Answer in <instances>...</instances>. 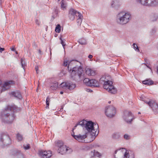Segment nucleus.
I'll return each instance as SVG.
<instances>
[{"instance_id": "obj_1", "label": "nucleus", "mask_w": 158, "mask_h": 158, "mask_svg": "<svg viewBox=\"0 0 158 158\" xmlns=\"http://www.w3.org/2000/svg\"><path fill=\"white\" fill-rule=\"evenodd\" d=\"M79 125L81 126L83 129L85 128L87 131L85 133H87L88 135H90L91 139L89 142L93 141L98 133L99 127L98 124L92 121H87L83 120L76 124L75 127H76Z\"/></svg>"}, {"instance_id": "obj_2", "label": "nucleus", "mask_w": 158, "mask_h": 158, "mask_svg": "<svg viewBox=\"0 0 158 158\" xmlns=\"http://www.w3.org/2000/svg\"><path fill=\"white\" fill-rule=\"evenodd\" d=\"M16 109L15 106H8L2 112L1 118L4 123H11L15 118L14 112Z\"/></svg>"}, {"instance_id": "obj_3", "label": "nucleus", "mask_w": 158, "mask_h": 158, "mask_svg": "<svg viewBox=\"0 0 158 158\" xmlns=\"http://www.w3.org/2000/svg\"><path fill=\"white\" fill-rule=\"evenodd\" d=\"M131 18V15L129 13L122 11L117 15L116 20L118 24L123 25L128 23Z\"/></svg>"}, {"instance_id": "obj_4", "label": "nucleus", "mask_w": 158, "mask_h": 158, "mask_svg": "<svg viewBox=\"0 0 158 158\" xmlns=\"http://www.w3.org/2000/svg\"><path fill=\"white\" fill-rule=\"evenodd\" d=\"M69 63L68 66L69 71L71 73V77L74 80H77L78 79H81L82 73L83 72L82 68L81 67H76L73 68L69 67Z\"/></svg>"}, {"instance_id": "obj_5", "label": "nucleus", "mask_w": 158, "mask_h": 158, "mask_svg": "<svg viewBox=\"0 0 158 158\" xmlns=\"http://www.w3.org/2000/svg\"><path fill=\"white\" fill-rule=\"evenodd\" d=\"M104 78L102 77L100 78V82L103 81L104 82L103 87L104 89L107 90L109 92L112 94H115L117 92V90L112 85L113 83L111 81H106L104 80Z\"/></svg>"}, {"instance_id": "obj_6", "label": "nucleus", "mask_w": 158, "mask_h": 158, "mask_svg": "<svg viewBox=\"0 0 158 158\" xmlns=\"http://www.w3.org/2000/svg\"><path fill=\"white\" fill-rule=\"evenodd\" d=\"M140 100L145 102L148 104L152 109L155 114H158V105L152 100H149L147 98L144 96H141L140 97Z\"/></svg>"}, {"instance_id": "obj_7", "label": "nucleus", "mask_w": 158, "mask_h": 158, "mask_svg": "<svg viewBox=\"0 0 158 158\" xmlns=\"http://www.w3.org/2000/svg\"><path fill=\"white\" fill-rule=\"evenodd\" d=\"M60 86L65 89L72 90L76 87V85L74 83L70 81H68L61 83Z\"/></svg>"}, {"instance_id": "obj_8", "label": "nucleus", "mask_w": 158, "mask_h": 158, "mask_svg": "<svg viewBox=\"0 0 158 158\" xmlns=\"http://www.w3.org/2000/svg\"><path fill=\"white\" fill-rule=\"evenodd\" d=\"M116 109L112 106H108L106 107L105 112L107 117L110 118L113 117L116 113Z\"/></svg>"}, {"instance_id": "obj_9", "label": "nucleus", "mask_w": 158, "mask_h": 158, "mask_svg": "<svg viewBox=\"0 0 158 158\" xmlns=\"http://www.w3.org/2000/svg\"><path fill=\"white\" fill-rule=\"evenodd\" d=\"M124 120L128 123H131L135 118L130 111H125L123 116Z\"/></svg>"}, {"instance_id": "obj_10", "label": "nucleus", "mask_w": 158, "mask_h": 158, "mask_svg": "<svg viewBox=\"0 0 158 158\" xmlns=\"http://www.w3.org/2000/svg\"><path fill=\"white\" fill-rule=\"evenodd\" d=\"M77 16L81 17V14L73 8L71 9L69 11V17L70 19L71 20H73L75 17Z\"/></svg>"}, {"instance_id": "obj_11", "label": "nucleus", "mask_w": 158, "mask_h": 158, "mask_svg": "<svg viewBox=\"0 0 158 158\" xmlns=\"http://www.w3.org/2000/svg\"><path fill=\"white\" fill-rule=\"evenodd\" d=\"M0 140L5 144L9 145L11 143V139L9 136L5 134H2L1 135Z\"/></svg>"}, {"instance_id": "obj_12", "label": "nucleus", "mask_w": 158, "mask_h": 158, "mask_svg": "<svg viewBox=\"0 0 158 158\" xmlns=\"http://www.w3.org/2000/svg\"><path fill=\"white\" fill-rule=\"evenodd\" d=\"M88 135V133L85 132L84 135L79 134L77 135H73V136L74 138L79 142H84L85 139L87 138Z\"/></svg>"}, {"instance_id": "obj_13", "label": "nucleus", "mask_w": 158, "mask_h": 158, "mask_svg": "<svg viewBox=\"0 0 158 158\" xmlns=\"http://www.w3.org/2000/svg\"><path fill=\"white\" fill-rule=\"evenodd\" d=\"M39 155L42 158H49L51 156V151L40 150L39 151Z\"/></svg>"}, {"instance_id": "obj_14", "label": "nucleus", "mask_w": 158, "mask_h": 158, "mask_svg": "<svg viewBox=\"0 0 158 158\" xmlns=\"http://www.w3.org/2000/svg\"><path fill=\"white\" fill-rule=\"evenodd\" d=\"M12 82L13 81H12L5 82L2 86L1 92H4L10 89L11 87V84L12 83Z\"/></svg>"}, {"instance_id": "obj_15", "label": "nucleus", "mask_w": 158, "mask_h": 158, "mask_svg": "<svg viewBox=\"0 0 158 158\" xmlns=\"http://www.w3.org/2000/svg\"><path fill=\"white\" fill-rule=\"evenodd\" d=\"M89 85V86L91 87H98L99 86V83L98 81L95 79H90ZM89 84V83H88Z\"/></svg>"}, {"instance_id": "obj_16", "label": "nucleus", "mask_w": 158, "mask_h": 158, "mask_svg": "<svg viewBox=\"0 0 158 158\" xmlns=\"http://www.w3.org/2000/svg\"><path fill=\"white\" fill-rule=\"evenodd\" d=\"M9 94L19 99H21L22 98V96L20 92L18 90L9 93Z\"/></svg>"}, {"instance_id": "obj_17", "label": "nucleus", "mask_w": 158, "mask_h": 158, "mask_svg": "<svg viewBox=\"0 0 158 158\" xmlns=\"http://www.w3.org/2000/svg\"><path fill=\"white\" fill-rule=\"evenodd\" d=\"M68 149L66 147V146L64 145L60 148H58V151L59 153L61 154H63L66 153H68Z\"/></svg>"}, {"instance_id": "obj_18", "label": "nucleus", "mask_w": 158, "mask_h": 158, "mask_svg": "<svg viewBox=\"0 0 158 158\" xmlns=\"http://www.w3.org/2000/svg\"><path fill=\"white\" fill-rule=\"evenodd\" d=\"M120 6L118 0H113L111 3V6L115 9H118Z\"/></svg>"}, {"instance_id": "obj_19", "label": "nucleus", "mask_w": 158, "mask_h": 158, "mask_svg": "<svg viewBox=\"0 0 158 158\" xmlns=\"http://www.w3.org/2000/svg\"><path fill=\"white\" fill-rule=\"evenodd\" d=\"M136 1L143 6H149L150 0H136Z\"/></svg>"}, {"instance_id": "obj_20", "label": "nucleus", "mask_w": 158, "mask_h": 158, "mask_svg": "<svg viewBox=\"0 0 158 158\" xmlns=\"http://www.w3.org/2000/svg\"><path fill=\"white\" fill-rule=\"evenodd\" d=\"M150 18L152 21H156L158 19V13H152L150 15Z\"/></svg>"}, {"instance_id": "obj_21", "label": "nucleus", "mask_w": 158, "mask_h": 158, "mask_svg": "<svg viewBox=\"0 0 158 158\" xmlns=\"http://www.w3.org/2000/svg\"><path fill=\"white\" fill-rule=\"evenodd\" d=\"M14 156H17V158H24L23 155L19 151H14L13 153Z\"/></svg>"}, {"instance_id": "obj_22", "label": "nucleus", "mask_w": 158, "mask_h": 158, "mask_svg": "<svg viewBox=\"0 0 158 158\" xmlns=\"http://www.w3.org/2000/svg\"><path fill=\"white\" fill-rule=\"evenodd\" d=\"M85 71L86 74L88 75L93 76L95 74V72L89 68H86Z\"/></svg>"}, {"instance_id": "obj_23", "label": "nucleus", "mask_w": 158, "mask_h": 158, "mask_svg": "<svg viewBox=\"0 0 158 158\" xmlns=\"http://www.w3.org/2000/svg\"><path fill=\"white\" fill-rule=\"evenodd\" d=\"M120 135L119 132H115L112 135V138L115 140H118L120 138Z\"/></svg>"}, {"instance_id": "obj_24", "label": "nucleus", "mask_w": 158, "mask_h": 158, "mask_svg": "<svg viewBox=\"0 0 158 158\" xmlns=\"http://www.w3.org/2000/svg\"><path fill=\"white\" fill-rule=\"evenodd\" d=\"M149 6H155L158 5V0H150Z\"/></svg>"}, {"instance_id": "obj_25", "label": "nucleus", "mask_w": 158, "mask_h": 158, "mask_svg": "<svg viewBox=\"0 0 158 158\" xmlns=\"http://www.w3.org/2000/svg\"><path fill=\"white\" fill-rule=\"evenodd\" d=\"M143 83L147 85H151L153 84V81L150 79H147L143 81Z\"/></svg>"}, {"instance_id": "obj_26", "label": "nucleus", "mask_w": 158, "mask_h": 158, "mask_svg": "<svg viewBox=\"0 0 158 158\" xmlns=\"http://www.w3.org/2000/svg\"><path fill=\"white\" fill-rule=\"evenodd\" d=\"M58 84L57 82L55 81L50 86L51 89L53 90H56L58 87Z\"/></svg>"}, {"instance_id": "obj_27", "label": "nucleus", "mask_w": 158, "mask_h": 158, "mask_svg": "<svg viewBox=\"0 0 158 158\" xmlns=\"http://www.w3.org/2000/svg\"><path fill=\"white\" fill-rule=\"evenodd\" d=\"M78 42L81 45H85L86 44V40L84 38H81L79 39Z\"/></svg>"}, {"instance_id": "obj_28", "label": "nucleus", "mask_w": 158, "mask_h": 158, "mask_svg": "<svg viewBox=\"0 0 158 158\" xmlns=\"http://www.w3.org/2000/svg\"><path fill=\"white\" fill-rule=\"evenodd\" d=\"M56 145L59 148L64 145L63 142L60 140H58L57 141Z\"/></svg>"}, {"instance_id": "obj_29", "label": "nucleus", "mask_w": 158, "mask_h": 158, "mask_svg": "<svg viewBox=\"0 0 158 158\" xmlns=\"http://www.w3.org/2000/svg\"><path fill=\"white\" fill-rule=\"evenodd\" d=\"M82 15L81 14V17H80L79 16H77V18H78L77 19V23H78V25H79V24L80 25H81V22H82Z\"/></svg>"}, {"instance_id": "obj_30", "label": "nucleus", "mask_w": 158, "mask_h": 158, "mask_svg": "<svg viewBox=\"0 0 158 158\" xmlns=\"http://www.w3.org/2000/svg\"><path fill=\"white\" fill-rule=\"evenodd\" d=\"M61 7L62 9H65L66 6V4L64 2V0H62L61 2Z\"/></svg>"}, {"instance_id": "obj_31", "label": "nucleus", "mask_w": 158, "mask_h": 158, "mask_svg": "<svg viewBox=\"0 0 158 158\" xmlns=\"http://www.w3.org/2000/svg\"><path fill=\"white\" fill-rule=\"evenodd\" d=\"M90 79H89L88 78H85L83 80L84 83L87 86H89V82Z\"/></svg>"}, {"instance_id": "obj_32", "label": "nucleus", "mask_w": 158, "mask_h": 158, "mask_svg": "<svg viewBox=\"0 0 158 158\" xmlns=\"http://www.w3.org/2000/svg\"><path fill=\"white\" fill-rule=\"evenodd\" d=\"M17 138L19 141H21L23 139L22 135L19 133L17 134Z\"/></svg>"}, {"instance_id": "obj_33", "label": "nucleus", "mask_w": 158, "mask_h": 158, "mask_svg": "<svg viewBox=\"0 0 158 158\" xmlns=\"http://www.w3.org/2000/svg\"><path fill=\"white\" fill-rule=\"evenodd\" d=\"M55 31L56 32L59 33L60 31V24H58L56 27Z\"/></svg>"}, {"instance_id": "obj_34", "label": "nucleus", "mask_w": 158, "mask_h": 158, "mask_svg": "<svg viewBox=\"0 0 158 158\" xmlns=\"http://www.w3.org/2000/svg\"><path fill=\"white\" fill-rule=\"evenodd\" d=\"M94 152H95V157H100L101 156V155L100 153H99L98 151H96L95 150H94Z\"/></svg>"}, {"instance_id": "obj_35", "label": "nucleus", "mask_w": 158, "mask_h": 158, "mask_svg": "<svg viewBox=\"0 0 158 158\" xmlns=\"http://www.w3.org/2000/svg\"><path fill=\"white\" fill-rule=\"evenodd\" d=\"M21 65L22 67L24 69V67L25 66V62L23 58H21Z\"/></svg>"}, {"instance_id": "obj_36", "label": "nucleus", "mask_w": 158, "mask_h": 158, "mask_svg": "<svg viewBox=\"0 0 158 158\" xmlns=\"http://www.w3.org/2000/svg\"><path fill=\"white\" fill-rule=\"evenodd\" d=\"M50 98L48 97H47L46 100V108H48L49 105Z\"/></svg>"}, {"instance_id": "obj_37", "label": "nucleus", "mask_w": 158, "mask_h": 158, "mask_svg": "<svg viewBox=\"0 0 158 158\" xmlns=\"http://www.w3.org/2000/svg\"><path fill=\"white\" fill-rule=\"evenodd\" d=\"M133 48L135 49V50L138 52H139V49L138 47L137 46L136 44H135V43H134L133 44Z\"/></svg>"}, {"instance_id": "obj_38", "label": "nucleus", "mask_w": 158, "mask_h": 158, "mask_svg": "<svg viewBox=\"0 0 158 158\" xmlns=\"http://www.w3.org/2000/svg\"><path fill=\"white\" fill-rule=\"evenodd\" d=\"M23 148L25 150H27L29 149L30 148V146L29 144H27L26 145H23Z\"/></svg>"}, {"instance_id": "obj_39", "label": "nucleus", "mask_w": 158, "mask_h": 158, "mask_svg": "<svg viewBox=\"0 0 158 158\" xmlns=\"http://www.w3.org/2000/svg\"><path fill=\"white\" fill-rule=\"evenodd\" d=\"M90 158L95 157V152L94 151H91L89 154Z\"/></svg>"}, {"instance_id": "obj_40", "label": "nucleus", "mask_w": 158, "mask_h": 158, "mask_svg": "<svg viewBox=\"0 0 158 158\" xmlns=\"http://www.w3.org/2000/svg\"><path fill=\"white\" fill-rule=\"evenodd\" d=\"M123 137L124 139L127 140H128L130 139V136L129 135L127 134L124 135L123 136Z\"/></svg>"}, {"instance_id": "obj_41", "label": "nucleus", "mask_w": 158, "mask_h": 158, "mask_svg": "<svg viewBox=\"0 0 158 158\" xmlns=\"http://www.w3.org/2000/svg\"><path fill=\"white\" fill-rule=\"evenodd\" d=\"M62 37L61 36L60 38V39L61 40V44H62L63 47H64V46L65 45V44H64V42L62 40Z\"/></svg>"}, {"instance_id": "obj_42", "label": "nucleus", "mask_w": 158, "mask_h": 158, "mask_svg": "<svg viewBox=\"0 0 158 158\" xmlns=\"http://www.w3.org/2000/svg\"><path fill=\"white\" fill-rule=\"evenodd\" d=\"M156 31V28H153L152 29V31H151V33L152 35H153L154 34H155Z\"/></svg>"}, {"instance_id": "obj_43", "label": "nucleus", "mask_w": 158, "mask_h": 158, "mask_svg": "<svg viewBox=\"0 0 158 158\" xmlns=\"http://www.w3.org/2000/svg\"><path fill=\"white\" fill-rule=\"evenodd\" d=\"M35 70H36V73H37V74H38V71H39V69H38L39 68H38V66H35Z\"/></svg>"}, {"instance_id": "obj_44", "label": "nucleus", "mask_w": 158, "mask_h": 158, "mask_svg": "<svg viewBox=\"0 0 158 158\" xmlns=\"http://www.w3.org/2000/svg\"><path fill=\"white\" fill-rule=\"evenodd\" d=\"M68 61L66 60L64 61V62L63 65L64 66H66L68 65Z\"/></svg>"}, {"instance_id": "obj_45", "label": "nucleus", "mask_w": 158, "mask_h": 158, "mask_svg": "<svg viewBox=\"0 0 158 158\" xmlns=\"http://www.w3.org/2000/svg\"><path fill=\"white\" fill-rule=\"evenodd\" d=\"M35 22L36 24H37L38 25H40L39 22V21L37 19H36L35 20Z\"/></svg>"}, {"instance_id": "obj_46", "label": "nucleus", "mask_w": 158, "mask_h": 158, "mask_svg": "<svg viewBox=\"0 0 158 158\" xmlns=\"http://www.w3.org/2000/svg\"><path fill=\"white\" fill-rule=\"evenodd\" d=\"M5 49L4 48H2L0 47V52H2Z\"/></svg>"}, {"instance_id": "obj_47", "label": "nucleus", "mask_w": 158, "mask_h": 158, "mask_svg": "<svg viewBox=\"0 0 158 158\" xmlns=\"http://www.w3.org/2000/svg\"><path fill=\"white\" fill-rule=\"evenodd\" d=\"M76 128V127H74V128H73L72 129V131H73V133H72V134H71V135H72V136L73 137V135H74V132H73V131H74V129H75V128Z\"/></svg>"}, {"instance_id": "obj_48", "label": "nucleus", "mask_w": 158, "mask_h": 158, "mask_svg": "<svg viewBox=\"0 0 158 158\" xmlns=\"http://www.w3.org/2000/svg\"><path fill=\"white\" fill-rule=\"evenodd\" d=\"M10 49H11V50L12 51H15V49L14 47H13V48H11Z\"/></svg>"}, {"instance_id": "obj_49", "label": "nucleus", "mask_w": 158, "mask_h": 158, "mask_svg": "<svg viewBox=\"0 0 158 158\" xmlns=\"http://www.w3.org/2000/svg\"><path fill=\"white\" fill-rule=\"evenodd\" d=\"M93 57V56L91 55H89L88 56V58L89 59H91Z\"/></svg>"}, {"instance_id": "obj_50", "label": "nucleus", "mask_w": 158, "mask_h": 158, "mask_svg": "<svg viewBox=\"0 0 158 158\" xmlns=\"http://www.w3.org/2000/svg\"><path fill=\"white\" fill-rule=\"evenodd\" d=\"M99 60V59H98V58H96V59H94V61H98V60Z\"/></svg>"}, {"instance_id": "obj_51", "label": "nucleus", "mask_w": 158, "mask_h": 158, "mask_svg": "<svg viewBox=\"0 0 158 158\" xmlns=\"http://www.w3.org/2000/svg\"><path fill=\"white\" fill-rule=\"evenodd\" d=\"M38 52L40 54H41V51L40 49L39 50Z\"/></svg>"}, {"instance_id": "obj_52", "label": "nucleus", "mask_w": 158, "mask_h": 158, "mask_svg": "<svg viewBox=\"0 0 158 158\" xmlns=\"http://www.w3.org/2000/svg\"><path fill=\"white\" fill-rule=\"evenodd\" d=\"M63 108V106H61V109H60V111H62V109Z\"/></svg>"}, {"instance_id": "obj_53", "label": "nucleus", "mask_w": 158, "mask_h": 158, "mask_svg": "<svg viewBox=\"0 0 158 158\" xmlns=\"http://www.w3.org/2000/svg\"><path fill=\"white\" fill-rule=\"evenodd\" d=\"M64 92L63 91H61L60 92V94H63Z\"/></svg>"}, {"instance_id": "obj_54", "label": "nucleus", "mask_w": 158, "mask_h": 158, "mask_svg": "<svg viewBox=\"0 0 158 158\" xmlns=\"http://www.w3.org/2000/svg\"><path fill=\"white\" fill-rule=\"evenodd\" d=\"M2 81H1L0 80V85L2 84Z\"/></svg>"}, {"instance_id": "obj_55", "label": "nucleus", "mask_w": 158, "mask_h": 158, "mask_svg": "<svg viewBox=\"0 0 158 158\" xmlns=\"http://www.w3.org/2000/svg\"><path fill=\"white\" fill-rule=\"evenodd\" d=\"M118 151V150H116L115 151V154H116L117 152V151Z\"/></svg>"}, {"instance_id": "obj_56", "label": "nucleus", "mask_w": 158, "mask_h": 158, "mask_svg": "<svg viewBox=\"0 0 158 158\" xmlns=\"http://www.w3.org/2000/svg\"><path fill=\"white\" fill-rule=\"evenodd\" d=\"M2 2V0H0V5L1 4Z\"/></svg>"}, {"instance_id": "obj_57", "label": "nucleus", "mask_w": 158, "mask_h": 158, "mask_svg": "<svg viewBox=\"0 0 158 158\" xmlns=\"http://www.w3.org/2000/svg\"><path fill=\"white\" fill-rule=\"evenodd\" d=\"M157 72L158 73V67H157Z\"/></svg>"}, {"instance_id": "obj_58", "label": "nucleus", "mask_w": 158, "mask_h": 158, "mask_svg": "<svg viewBox=\"0 0 158 158\" xmlns=\"http://www.w3.org/2000/svg\"><path fill=\"white\" fill-rule=\"evenodd\" d=\"M15 52L16 54H18V52L17 51H15Z\"/></svg>"}, {"instance_id": "obj_59", "label": "nucleus", "mask_w": 158, "mask_h": 158, "mask_svg": "<svg viewBox=\"0 0 158 158\" xmlns=\"http://www.w3.org/2000/svg\"><path fill=\"white\" fill-rule=\"evenodd\" d=\"M108 103H111V101H109V102H108Z\"/></svg>"}, {"instance_id": "obj_60", "label": "nucleus", "mask_w": 158, "mask_h": 158, "mask_svg": "<svg viewBox=\"0 0 158 158\" xmlns=\"http://www.w3.org/2000/svg\"><path fill=\"white\" fill-rule=\"evenodd\" d=\"M140 114V112H139L138 113V114Z\"/></svg>"}, {"instance_id": "obj_61", "label": "nucleus", "mask_w": 158, "mask_h": 158, "mask_svg": "<svg viewBox=\"0 0 158 158\" xmlns=\"http://www.w3.org/2000/svg\"><path fill=\"white\" fill-rule=\"evenodd\" d=\"M147 67H148V68H149V67H148L147 66Z\"/></svg>"}, {"instance_id": "obj_62", "label": "nucleus", "mask_w": 158, "mask_h": 158, "mask_svg": "<svg viewBox=\"0 0 158 158\" xmlns=\"http://www.w3.org/2000/svg\"><path fill=\"white\" fill-rule=\"evenodd\" d=\"M147 67H148V68H149V67H148L147 66Z\"/></svg>"}, {"instance_id": "obj_63", "label": "nucleus", "mask_w": 158, "mask_h": 158, "mask_svg": "<svg viewBox=\"0 0 158 158\" xmlns=\"http://www.w3.org/2000/svg\"><path fill=\"white\" fill-rule=\"evenodd\" d=\"M147 67H148V68H149V67H148L147 66Z\"/></svg>"}, {"instance_id": "obj_64", "label": "nucleus", "mask_w": 158, "mask_h": 158, "mask_svg": "<svg viewBox=\"0 0 158 158\" xmlns=\"http://www.w3.org/2000/svg\"><path fill=\"white\" fill-rule=\"evenodd\" d=\"M58 0V1H59L60 0Z\"/></svg>"}]
</instances>
